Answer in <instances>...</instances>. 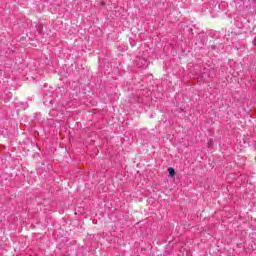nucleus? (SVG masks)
<instances>
[{"mask_svg": "<svg viewBox=\"0 0 256 256\" xmlns=\"http://www.w3.org/2000/svg\"><path fill=\"white\" fill-rule=\"evenodd\" d=\"M168 173L170 177H175V169L173 167L168 168Z\"/></svg>", "mask_w": 256, "mask_h": 256, "instance_id": "f257e3e1", "label": "nucleus"}, {"mask_svg": "<svg viewBox=\"0 0 256 256\" xmlns=\"http://www.w3.org/2000/svg\"><path fill=\"white\" fill-rule=\"evenodd\" d=\"M208 147H213V139L208 140Z\"/></svg>", "mask_w": 256, "mask_h": 256, "instance_id": "f03ea898", "label": "nucleus"}, {"mask_svg": "<svg viewBox=\"0 0 256 256\" xmlns=\"http://www.w3.org/2000/svg\"><path fill=\"white\" fill-rule=\"evenodd\" d=\"M253 45H254V47H256V37L253 40Z\"/></svg>", "mask_w": 256, "mask_h": 256, "instance_id": "7ed1b4c3", "label": "nucleus"}, {"mask_svg": "<svg viewBox=\"0 0 256 256\" xmlns=\"http://www.w3.org/2000/svg\"><path fill=\"white\" fill-rule=\"evenodd\" d=\"M100 5L102 6V7H105V2H100Z\"/></svg>", "mask_w": 256, "mask_h": 256, "instance_id": "20e7f679", "label": "nucleus"}]
</instances>
